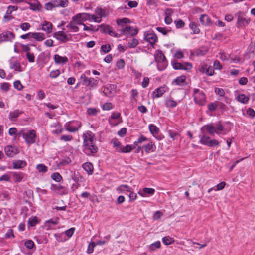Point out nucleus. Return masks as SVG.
<instances>
[{
  "label": "nucleus",
  "mask_w": 255,
  "mask_h": 255,
  "mask_svg": "<svg viewBox=\"0 0 255 255\" xmlns=\"http://www.w3.org/2000/svg\"><path fill=\"white\" fill-rule=\"evenodd\" d=\"M163 214L161 211H156L153 215V219L155 220H158L163 216Z\"/></svg>",
  "instance_id": "60"
},
{
  "label": "nucleus",
  "mask_w": 255,
  "mask_h": 255,
  "mask_svg": "<svg viewBox=\"0 0 255 255\" xmlns=\"http://www.w3.org/2000/svg\"><path fill=\"white\" fill-rule=\"evenodd\" d=\"M54 37L62 41H64V33L62 31H58L55 32L54 34Z\"/></svg>",
  "instance_id": "59"
},
{
  "label": "nucleus",
  "mask_w": 255,
  "mask_h": 255,
  "mask_svg": "<svg viewBox=\"0 0 255 255\" xmlns=\"http://www.w3.org/2000/svg\"><path fill=\"white\" fill-rule=\"evenodd\" d=\"M174 12L172 9L167 8L164 12L165 18L164 22L167 24L169 25L172 22V19L171 18V16L173 14Z\"/></svg>",
  "instance_id": "18"
},
{
  "label": "nucleus",
  "mask_w": 255,
  "mask_h": 255,
  "mask_svg": "<svg viewBox=\"0 0 255 255\" xmlns=\"http://www.w3.org/2000/svg\"><path fill=\"white\" fill-rule=\"evenodd\" d=\"M133 190L132 188L126 184H122L118 186L116 191L118 193H127Z\"/></svg>",
  "instance_id": "19"
},
{
  "label": "nucleus",
  "mask_w": 255,
  "mask_h": 255,
  "mask_svg": "<svg viewBox=\"0 0 255 255\" xmlns=\"http://www.w3.org/2000/svg\"><path fill=\"white\" fill-rule=\"evenodd\" d=\"M51 189L53 191L56 193L60 194H63V188L62 186L60 185L58 183L52 184Z\"/></svg>",
  "instance_id": "30"
},
{
  "label": "nucleus",
  "mask_w": 255,
  "mask_h": 255,
  "mask_svg": "<svg viewBox=\"0 0 255 255\" xmlns=\"http://www.w3.org/2000/svg\"><path fill=\"white\" fill-rule=\"evenodd\" d=\"M219 55V58L222 61L229 60L230 59V55L226 54L225 52L223 51H220Z\"/></svg>",
  "instance_id": "43"
},
{
  "label": "nucleus",
  "mask_w": 255,
  "mask_h": 255,
  "mask_svg": "<svg viewBox=\"0 0 255 255\" xmlns=\"http://www.w3.org/2000/svg\"><path fill=\"white\" fill-rule=\"evenodd\" d=\"M6 155L8 157H12L19 153L18 149L14 146L8 145L4 148Z\"/></svg>",
  "instance_id": "16"
},
{
  "label": "nucleus",
  "mask_w": 255,
  "mask_h": 255,
  "mask_svg": "<svg viewBox=\"0 0 255 255\" xmlns=\"http://www.w3.org/2000/svg\"><path fill=\"white\" fill-rule=\"evenodd\" d=\"M81 126V123L78 121L69 122L66 126V130L70 132H74L78 130Z\"/></svg>",
  "instance_id": "11"
},
{
  "label": "nucleus",
  "mask_w": 255,
  "mask_h": 255,
  "mask_svg": "<svg viewBox=\"0 0 255 255\" xmlns=\"http://www.w3.org/2000/svg\"><path fill=\"white\" fill-rule=\"evenodd\" d=\"M51 178L55 181L59 182L62 179V177L58 173H54L51 175Z\"/></svg>",
  "instance_id": "56"
},
{
  "label": "nucleus",
  "mask_w": 255,
  "mask_h": 255,
  "mask_svg": "<svg viewBox=\"0 0 255 255\" xmlns=\"http://www.w3.org/2000/svg\"><path fill=\"white\" fill-rule=\"evenodd\" d=\"M133 149V147L130 145H127L123 148H122V151L121 152L122 153H129L131 152Z\"/></svg>",
  "instance_id": "53"
},
{
  "label": "nucleus",
  "mask_w": 255,
  "mask_h": 255,
  "mask_svg": "<svg viewBox=\"0 0 255 255\" xmlns=\"http://www.w3.org/2000/svg\"><path fill=\"white\" fill-rule=\"evenodd\" d=\"M83 30L87 31H98V28H95V27L93 26L92 25H90L89 26H86L85 24H83Z\"/></svg>",
  "instance_id": "47"
},
{
  "label": "nucleus",
  "mask_w": 255,
  "mask_h": 255,
  "mask_svg": "<svg viewBox=\"0 0 255 255\" xmlns=\"http://www.w3.org/2000/svg\"><path fill=\"white\" fill-rule=\"evenodd\" d=\"M36 168L39 172L45 173L47 171V167L43 164L37 165Z\"/></svg>",
  "instance_id": "48"
},
{
  "label": "nucleus",
  "mask_w": 255,
  "mask_h": 255,
  "mask_svg": "<svg viewBox=\"0 0 255 255\" xmlns=\"http://www.w3.org/2000/svg\"><path fill=\"white\" fill-rule=\"evenodd\" d=\"M29 4L30 5L29 8L30 9L32 10H34V11L39 10L40 9L39 7L40 6V5L39 4V3H29Z\"/></svg>",
  "instance_id": "62"
},
{
  "label": "nucleus",
  "mask_w": 255,
  "mask_h": 255,
  "mask_svg": "<svg viewBox=\"0 0 255 255\" xmlns=\"http://www.w3.org/2000/svg\"><path fill=\"white\" fill-rule=\"evenodd\" d=\"M166 88L164 86H161L155 89L152 93V98H158L162 96V95L165 93Z\"/></svg>",
  "instance_id": "17"
},
{
  "label": "nucleus",
  "mask_w": 255,
  "mask_h": 255,
  "mask_svg": "<svg viewBox=\"0 0 255 255\" xmlns=\"http://www.w3.org/2000/svg\"><path fill=\"white\" fill-rule=\"evenodd\" d=\"M54 60L56 64H63L64 63V57L55 54L54 56Z\"/></svg>",
  "instance_id": "50"
},
{
  "label": "nucleus",
  "mask_w": 255,
  "mask_h": 255,
  "mask_svg": "<svg viewBox=\"0 0 255 255\" xmlns=\"http://www.w3.org/2000/svg\"><path fill=\"white\" fill-rule=\"evenodd\" d=\"M144 40L149 43L152 47H154V45L158 40L157 35L154 32H144Z\"/></svg>",
  "instance_id": "10"
},
{
  "label": "nucleus",
  "mask_w": 255,
  "mask_h": 255,
  "mask_svg": "<svg viewBox=\"0 0 255 255\" xmlns=\"http://www.w3.org/2000/svg\"><path fill=\"white\" fill-rule=\"evenodd\" d=\"M95 246H96V243L95 242H92L91 243H90L88 246L87 251V253L88 254H91V253H93Z\"/></svg>",
  "instance_id": "61"
},
{
  "label": "nucleus",
  "mask_w": 255,
  "mask_h": 255,
  "mask_svg": "<svg viewBox=\"0 0 255 255\" xmlns=\"http://www.w3.org/2000/svg\"><path fill=\"white\" fill-rule=\"evenodd\" d=\"M15 38V34L11 31H5L0 34V43L12 41Z\"/></svg>",
  "instance_id": "12"
},
{
  "label": "nucleus",
  "mask_w": 255,
  "mask_h": 255,
  "mask_svg": "<svg viewBox=\"0 0 255 255\" xmlns=\"http://www.w3.org/2000/svg\"><path fill=\"white\" fill-rule=\"evenodd\" d=\"M189 27L192 30L194 34H198L200 32L199 28L197 26L196 23L194 22H190Z\"/></svg>",
  "instance_id": "38"
},
{
  "label": "nucleus",
  "mask_w": 255,
  "mask_h": 255,
  "mask_svg": "<svg viewBox=\"0 0 255 255\" xmlns=\"http://www.w3.org/2000/svg\"><path fill=\"white\" fill-rule=\"evenodd\" d=\"M162 242L165 245H169L172 244L174 242V240L169 236H166L162 238Z\"/></svg>",
  "instance_id": "41"
},
{
  "label": "nucleus",
  "mask_w": 255,
  "mask_h": 255,
  "mask_svg": "<svg viewBox=\"0 0 255 255\" xmlns=\"http://www.w3.org/2000/svg\"><path fill=\"white\" fill-rule=\"evenodd\" d=\"M130 23V20L128 18H123L117 20L118 26L121 28V34H119L120 36L122 35H125L128 36H134L138 33V30L137 28L127 25Z\"/></svg>",
  "instance_id": "3"
},
{
  "label": "nucleus",
  "mask_w": 255,
  "mask_h": 255,
  "mask_svg": "<svg viewBox=\"0 0 255 255\" xmlns=\"http://www.w3.org/2000/svg\"><path fill=\"white\" fill-rule=\"evenodd\" d=\"M88 20L90 22H95L96 23H100V19L99 18L97 17L95 14H91L88 13Z\"/></svg>",
  "instance_id": "40"
},
{
  "label": "nucleus",
  "mask_w": 255,
  "mask_h": 255,
  "mask_svg": "<svg viewBox=\"0 0 255 255\" xmlns=\"http://www.w3.org/2000/svg\"><path fill=\"white\" fill-rule=\"evenodd\" d=\"M26 165V162L23 160H17L13 163V167L15 169H20Z\"/></svg>",
  "instance_id": "34"
},
{
  "label": "nucleus",
  "mask_w": 255,
  "mask_h": 255,
  "mask_svg": "<svg viewBox=\"0 0 255 255\" xmlns=\"http://www.w3.org/2000/svg\"><path fill=\"white\" fill-rule=\"evenodd\" d=\"M80 79L83 82V85L91 88L96 87L99 82L98 79L92 77L88 78L84 74L81 75Z\"/></svg>",
  "instance_id": "7"
},
{
  "label": "nucleus",
  "mask_w": 255,
  "mask_h": 255,
  "mask_svg": "<svg viewBox=\"0 0 255 255\" xmlns=\"http://www.w3.org/2000/svg\"><path fill=\"white\" fill-rule=\"evenodd\" d=\"M112 142L113 144V146L115 148L116 150L118 152H121L122 146L120 142L117 139H114L112 140Z\"/></svg>",
  "instance_id": "33"
},
{
  "label": "nucleus",
  "mask_w": 255,
  "mask_h": 255,
  "mask_svg": "<svg viewBox=\"0 0 255 255\" xmlns=\"http://www.w3.org/2000/svg\"><path fill=\"white\" fill-rule=\"evenodd\" d=\"M113 108V105L110 102H107L104 103L102 107V108L103 110H110L112 109Z\"/></svg>",
  "instance_id": "63"
},
{
  "label": "nucleus",
  "mask_w": 255,
  "mask_h": 255,
  "mask_svg": "<svg viewBox=\"0 0 255 255\" xmlns=\"http://www.w3.org/2000/svg\"><path fill=\"white\" fill-rule=\"evenodd\" d=\"M14 180L15 182H19L22 181L24 177V174L21 172L13 173Z\"/></svg>",
  "instance_id": "36"
},
{
  "label": "nucleus",
  "mask_w": 255,
  "mask_h": 255,
  "mask_svg": "<svg viewBox=\"0 0 255 255\" xmlns=\"http://www.w3.org/2000/svg\"><path fill=\"white\" fill-rule=\"evenodd\" d=\"M226 185L225 182H221L219 184H217L216 186L214 187V190L215 191H219L224 189Z\"/></svg>",
  "instance_id": "57"
},
{
  "label": "nucleus",
  "mask_w": 255,
  "mask_h": 255,
  "mask_svg": "<svg viewBox=\"0 0 255 255\" xmlns=\"http://www.w3.org/2000/svg\"><path fill=\"white\" fill-rule=\"evenodd\" d=\"M218 106L217 102H213L210 103L208 105V109L211 112H214L216 110Z\"/></svg>",
  "instance_id": "55"
},
{
  "label": "nucleus",
  "mask_w": 255,
  "mask_h": 255,
  "mask_svg": "<svg viewBox=\"0 0 255 255\" xmlns=\"http://www.w3.org/2000/svg\"><path fill=\"white\" fill-rule=\"evenodd\" d=\"M138 40L136 38H133L129 40L128 42V46L129 48H135L138 45Z\"/></svg>",
  "instance_id": "39"
},
{
  "label": "nucleus",
  "mask_w": 255,
  "mask_h": 255,
  "mask_svg": "<svg viewBox=\"0 0 255 255\" xmlns=\"http://www.w3.org/2000/svg\"><path fill=\"white\" fill-rule=\"evenodd\" d=\"M155 192V190L152 188L145 187L143 189H140L138 194L142 197H147L152 196Z\"/></svg>",
  "instance_id": "15"
},
{
  "label": "nucleus",
  "mask_w": 255,
  "mask_h": 255,
  "mask_svg": "<svg viewBox=\"0 0 255 255\" xmlns=\"http://www.w3.org/2000/svg\"><path fill=\"white\" fill-rule=\"evenodd\" d=\"M200 21L205 26H209L211 24V20L209 17L206 14H202L200 17Z\"/></svg>",
  "instance_id": "29"
},
{
  "label": "nucleus",
  "mask_w": 255,
  "mask_h": 255,
  "mask_svg": "<svg viewBox=\"0 0 255 255\" xmlns=\"http://www.w3.org/2000/svg\"><path fill=\"white\" fill-rule=\"evenodd\" d=\"M156 29L157 31H158L159 32L162 33L164 35H166L167 34V33L170 31V30H168L165 27H157L156 28Z\"/></svg>",
  "instance_id": "51"
},
{
  "label": "nucleus",
  "mask_w": 255,
  "mask_h": 255,
  "mask_svg": "<svg viewBox=\"0 0 255 255\" xmlns=\"http://www.w3.org/2000/svg\"><path fill=\"white\" fill-rule=\"evenodd\" d=\"M99 110L95 108H89L87 109V113L90 116L96 115Z\"/></svg>",
  "instance_id": "45"
},
{
  "label": "nucleus",
  "mask_w": 255,
  "mask_h": 255,
  "mask_svg": "<svg viewBox=\"0 0 255 255\" xmlns=\"http://www.w3.org/2000/svg\"><path fill=\"white\" fill-rule=\"evenodd\" d=\"M215 93L216 95H219L220 97H224L225 98V102L227 103H229L231 100L227 97L225 96V91L223 89L221 88L216 87L215 88Z\"/></svg>",
  "instance_id": "22"
},
{
  "label": "nucleus",
  "mask_w": 255,
  "mask_h": 255,
  "mask_svg": "<svg viewBox=\"0 0 255 255\" xmlns=\"http://www.w3.org/2000/svg\"><path fill=\"white\" fill-rule=\"evenodd\" d=\"M185 83H186V77H185V76H184V75H182V76L177 77L172 82V84L173 85H178V86H183V85H185Z\"/></svg>",
  "instance_id": "24"
},
{
  "label": "nucleus",
  "mask_w": 255,
  "mask_h": 255,
  "mask_svg": "<svg viewBox=\"0 0 255 255\" xmlns=\"http://www.w3.org/2000/svg\"><path fill=\"white\" fill-rule=\"evenodd\" d=\"M148 140V138L143 135H140L137 140L134 142L133 144L134 146H137L138 144L142 143L143 142Z\"/></svg>",
  "instance_id": "42"
},
{
  "label": "nucleus",
  "mask_w": 255,
  "mask_h": 255,
  "mask_svg": "<svg viewBox=\"0 0 255 255\" xmlns=\"http://www.w3.org/2000/svg\"><path fill=\"white\" fill-rule=\"evenodd\" d=\"M101 49L102 51L106 53L109 52L111 50V47L110 44H106L102 45L101 47Z\"/></svg>",
  "instance_id": "58"
},
{
  "label": "nucleus",
  "mask_w": 255,
  "mask_h": 255,
  "mask_svg": "<svg viewBox=\"0 0 255 255\" xmlns=\"http://www.w3.org/2000/svg\"><path fill=\"white\" fill-rule=\"evenodd\" d=\"M94 12L97 17L100 18V22L102 21V18L105 17L107 15L106 10L101 7H96L95 9Z\"/></svg>",
  "instance_id": "20"
},
{
  "label": "nucleus",
  "mask_w": 255,
  "mask_h": 255,
  "mask_svg": "<svg viewBox=\"0 0 255 255\" xmlns=\"http://www.w3.org/2000/svg\"><path fill=\"white\" fill-rule=\"evenodd\" d=\"M208 51V48L204 47L196 50L195 51V54L197 56H203L206 54Z\"/></svg>",
  "instance_id": "37"
},
{
  "label": "nucleus",
  "mask_w": 255,
  "mask_h": 255,
  "mask_svg": "<svg viewBox=\"0 0 255 255\" xmlns=\"http://www.w3.org/2000/svg\"><path fill=\"white\" fill-rule=\"evenodd\" d=\"M194 100L196 104L203 106L206 103V96L202 91L197 89L193 90Z\"/></svg>",
  "instance_id": "5"
},
{
  "label": "nucleus",
  "mask_w": 255,
  "mask_h": 255,
  "mask_svg": "<svg viewBox=\"0 0 255 255\" xmlns=\"http://www.w3.org/2000/svg\"><path fill=\"white\" fill-rule=\"evenodd\" d=\"M250 99L249 96H246L244 94H240L236 97V100L240 103L246 104L248 103Z\"/></svg>",
  "instance_id": "28"
},
{
  "label": "nucleus",
  "mask_w": 255,
  "mask_h": 255,
  "mask_svg": "<svg viewBox=\"0 0 255 255\" xmlns=\"http://www.w3.org/2000/svg\"><path fill=\"white\" fill-rule=\"evenodd\" d=\"M59 221L58 218L51 219L47 221L45 223V226L47 227V229H51L53 225L58 224Z\"/></svg>",
  "instance_id": "31"
},
{
  "label": "nucleus",
  "mask_w": 255,
  "mask_h": 255,
  "mask_svg": "<svg viewBox=\"0 0 255 255\" xmlns=\"http://www.w3.org/2000/svg\"><path fill=\"white\" fill-rule=\"evenodd\" d=\"M154 58L157 63V69L160 71L164 70L167 66V61L163 53L160 50H156Z\"/></svg>",
  "instance_id": "4"
},
{
  "label": "nucleus",
  "mask_w": 255,
  "mask_h": 255,
  "mask_svg": "<svg viewBox=\"0 0 255 255\" xmlns=\"http://www.w3.org/2000/svg\"><path fill=\"white\" fill-rule=\"evenodd\" d=\"M250 22V18H247L243 15H238L237 18V25L239 28H244L248 25Z\"/></svg>",
  "instance_id": "14"
},
{
  "label": "nucleus",
  "mask_w": 255,
  "mask_h": 255,
  "mask_svg": "<svg viewBox=\"0 0 255 255\" xmlns=\"http://www.w3.org/2000/svg\"><path fill=\"white\" fill-rule=\"evenodd\" d=\"M82 168L88 173V175H92L93 172V166L90 162H85L82 165Z\"/></svg>",
  "instance_id": "25"
},
{
  "label": "nucleus",
  "mask_w": 255,
  "mask_h": 255,
  "mask_svg": "<svg viewBox=\"0 0 255 255\" xmlns=\"http://www.w3.org/2000/svg\"><path fill=\"white\" fill-rule=\"evenodd\" d=\"M10 68L14 69L15 71L20 72L21 71V67L19 62L16 61L11 63Z\"/></svg>",
  "instance_id": "44"
},
{
  "label": "nucleus",
  "mask_w": 255,
  "mask_h": 255,
  "mask_svg": "<svg viewBox=\"0 0 255 255\" xmlns=\"http://www.w3.org/2000/svg\"><path fill=\"white\" fill-rule=\"evenodd\" d=\"M70 172V176L71 177V178L75 181H78L79 180V175L78 173H76V171L74 170H69Z\"/></svg>",
  "instance_id": "46"
},
{
  "label": "nucleus",
  "mask_w": 255,
  "mask_h": 255,
  "mask_svg": "<svg viewBox=\"0 0 255 255\" xmlns=\"http://www.w3.org/2000/svg\"><path fill=\"white\" fill-rule=\"evenodd\" d=\"M246 113L247 115L252 118L255 117V111L251 108H248Z\"/></svg>",
  "instance_id": "64"
},
{
  "label": "nucleus",
  "mask_w": 255,
  "mask_h": 255,
  "mask_svg": "<svg viewBox=\"0 0 255 255\" xmlns=\"http://www.w3.org/2000/svg\"><path fill=\"white\" fill-rule=\"evenodd\" d=\"M116 88L117 86L115 84H108L104 87L103 93L106 96L111 97L116 93Z\"/></svg>",
  "instance_id": "13"
},
{
  "label": "nucleus",
  "mask_w": 255,
  "mask_h": 255,
  "mask_svg": "<svg viewBox=\"0 0 255 255\" xmlns=\"http://www.w3.org/2000/svg\"><path fill=\"white\" fill-rule=\"evenodd\" d=\"M176 101H174L173 98L170 96L166 97L165 99V105L167 108H173L177 106Z\"/></svg>",
  "instance_id": "21"
},
{
  "label": "nucleus",
  "mask_w": 255,
  "mask_h": 255,
  "mask_svg": "<svg viewBox=\"0 0 255 255\" xmlns=\"http://www.w3.org/2000/svg\"><path fill=\"white\" fill-rule=\"evenodd\" d=\"M161 243L159 241H157L149 246V249L151 251H154L156 249L160 248Z\"/></svg>",
  "instance_id": "49"
},
{
  "label": "nucleus",
  "mask_w": 255,
  "mask_h": 255,
  "mask_svg": "<svg viewBox=\"0 0 255 255\" xmlns=\"http://www.w3.org/2000/svg\"><path fill=\"white\" fill-rule=\"evenodd\" d=\"M73 21H71L69 24H67V27L69 28L71 31L77 32L79 30V28Z\"/></svg>",
  "instance_id": "35"
},
{
  "label": "nucleus",
  "mask_w": 255,
  "mask_h": 255,
  "mask_svg": "<svg viewBox=\"0 0 255 255\" xmlns=\"http://www.w3.org/2000/svg\"><path fill=\"white\" fill-rule=\"evenodd\" d=\"M22 113V111L18 109L11 111L9 114V119L10 121H15Z\"/></svg>",
  "instance_id": "26"
},
{
  "label": "nucleus",
  "mask_w": 255,
  "mask_h": 255,
  "mask_svg": "<svg viewBox=\"0 0 255 255\" xmlns=\"http://www.w3.org/2000/svg\"><path fill=\"white\" fill-rule=\"evenodd\" d=\"M32 38L38 41H41L45 38V35L40 32H32Z\"/></svg>",
  "instance_id": "32"
},
{
  "label": "nucleus",
  "mask_w": 255,
  "mask_h": 255,
  "mask_svg": "<svg viewBox=\"0 0 255 255\" xmlns=\"http://www.w3.org/2000/svg\"><path fill=\"white\" fill-rule=\"evenodd\" d=\"M97 28H98V30H99L103 33L108 34L114 37L119 38L120 37V35L116 33L114 29L109 25L102 24L98 26Z\"/></svg>",
  "instance_id": "6"
},
{
  "label": "nucleus",
  "mask_w": 255,
  "mask_h": 255,
  "mask_svg": "<svg viewBox=\"0 0 255 255\" xmlns=\"http://www.w3.org/2000/svg\"><path fill=\"white\" fill-rule=\"evenodd\" d=\"M84 140L83 151L88 155L97 152L98 148L95 144V137L94 133L87 131L83 134Z\"/></svg>",
  "instance_id": "2"
},
{
  "label": "nucleus",
  "mask_w": 255,
  "mask_h": 255,
  "mask_svg": "<svg viewBox=\"0 0 255 255\" xmlns=\"http://www.w3.org/2000/svg\"><path fill=\"white\" fill-rule=\"evenodd\" d=\"M77 17H80L83 23L84 22L88 20V13H81L77 14Z\"/></svg>",
  "instance_id": "52"
},
{
  "label": "nucleus",
  "mask_w": 255,
  "mask_h": 255,
  "mask_svg": "<svg viewBox=\"0 0 255 255\" xmlns=\"http://www.w3.org/2000/svg\"><path fill=\"white\" fill-rule=\"evenodd\" d=\"M41 29L47 34L50 33L52 30V24L48 21H44L41 24Z\"/></svg>",
  "instance_id": "23"
},
{
  "label": "nucleus",
  "mask_w": 255,
  "mask_h": 255,
  "mask_svg": "<svg viewBox=\"0 0 255 255\" xmlns=\"http://www.w3.org/2000/svg\"><path fill=\"white\" fill-rule=\"evenodd\" d=\"M142 148L145 149L146 153H149L150 152H153L156 149V146L152 141H150L148 144L144 145Z\"/></svg>",
  "instance_id": "27"
},
{
  "label": "nucleus",
  "mask_w": 255,
  "mask_h": 255,
  "mask_svg": "<svg viewBox=\"0 0 255 255\" xmlns=\"http://www.w3.org/2000/svg\"><path fill=\"white\" fill-rule=\"evenodd\" d=\"M148 128L150 133L152 136L158 140H161L164 138V135L160 132L158 127L153 124H150L148 126Z\"/></svg>",
  "instance_id": "8"
},
{
  "label": "nucleus",
  "mask_w": 255,
  "mask_h": 255,
  "mask_svg": "<svg viewBox=\"0 0 255 255\" xmlns=\"http://www.w3.org/2000/svg\"><path fill=\"white\" fill-rule=\"evenodd\" d=\"M202 134L199 135V143L201 144L208 146L210 147H213L218 146L219 142L216 139H210L209 136L206 135L208 133L210 135H213L216 133L218 135H224L227 134L230 130L231 128L226 127L222 125L220 122L215 123H209L201 127L200 129Z\"/></svg>",
  "instance_id": "1"
},
{
  "label": "nucleus",
  "mask_w": 255,
  "mask_h": 255,
  "mask_svg": "<svg viewBox=\"0 0 255 255\" xmlns=\"http://www.w3.org/2000/svg\"><path fill=\"white\" fill-rule=\"evenodd\" d=\"M129 202H133L134 201L137 197V194L133 191V190H131V191H129Z\"/></svg>",
  "instance_id": "54"
},
{
  "label": "nucleus",
  "mask_w": 255,
  "mask_h": 255,
  "mask_svg": "<svg viewBox=\"0 0 255 255\" xmlns=\"http://www.w3.org/2000/svg\"><path fill=\"white\" fill-rule=\"evenodd\" d=\"M22 136L27 144H31L35 142L36 131L34 130H31L26 133L23 132Z\"/></svg>",
  "instance_id": "9"
}]
</instances>
